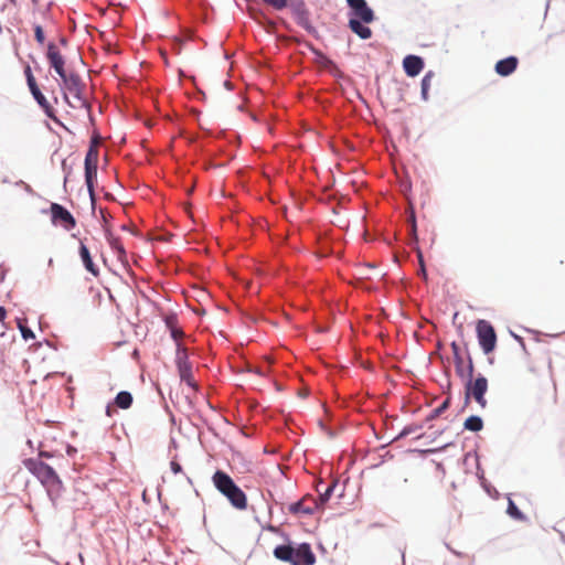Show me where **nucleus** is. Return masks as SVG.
<instances>
[{
    "instance_id": "obj_36",
    "label": "nucleus",
    "mask_w": 565,
    "mask_h": 565,
    "mask_svg": "<svg viewBox=\"0 0 565 565\" xmlns=\"http://www.w3.org/2000/svg\"><path fill=\"white\" fill-rule=\"evenodd\" d=\"M171 338L175 341V345L178 347V342H180V338L183 335V331L177 327L169 329Z\"/></svg>"
},
{
    "instance_id": "obj_10",
    "label": "nucleus",
    "mask_w": 565,
    "mask_h": 565,
    "mask_svg": "<svg viewBox=\"0 0 565 565\" xmlns=\"http://www.w3.org/2000/svg\"><path fill=\"white\" fill-rule=\"evenodd\" d=\"M292 558L291 565H313L316 563V555L309 543H300L294 548Z\"/></svg>"
},
{
    "instance_id": "obj_58",
    "label": "nucleus",
    "mask_w": 565,
    "mask_h": 565,
    "mask_svg": "<svg viewBox=\"0 0 565 565\" xmlns=\"http://www.w3.org/2000/svg\"><path fill=\"white\" fill-rule=\"evenodd\" d=\"M11 3H15V0H9Z\"/></svg>"
},
{
    "instance_id": "obj_26",
    "label": "nucleus",
    "mask_w": 565,
    "mask_h": 565,
    "mask_svg": "<svg viewBox=\"0 0 565 565\" xmlns=\"http://www.w3.org/2000/svg\"><path fill=\"white\" fill-rule=\"evenodd\" d=\"M188 350L182 345L181 342H178L177 352H175V366L177 369L183 365L190 364Z\"/></svg>"
},
{
    "instance_id": "obj_50",
    "label": "nucleus",
    "mask_w": 565,
    "mask_h": 565,
    "mask_svg": "<svg viewBox=\"0 0 565 565\" xmlns=\"http://www.w3.org/2000/svg\"><path fill=\"white\" fill-rule=\"evenodd\" d=\"M417 254H418L419 263L422 264V270H423V273H424V274H426L425 268H424L423 254H422V252H420V250H418V253H417Z\"/></svg>"
},
{
    "instance_id": "obj_17",
    "label": "nucleus",
    "mask_w": 565,
    "mask_h": 565,
    "mask_svg": "<svg viewBox=\"0 0 565 565\" xmlns=\"http://www.w3.org/2000/svg\"><path fill=\"white\" fill-rule=\"evenodd\" d=\"M518 63V58L511 55L498 61L494 70L500 76H509L516 70Z\"/></svg>"
},
{
    "instance_id": "obj_23",
    "label": "nucleus",
    "mask_w": 565,
    "mask_h": 565,
    "mask_svg": "<svg viewBox=\"0 0 565 565\" xmlns=\"http://www.w3.org/2000/svg\"><path fill=\"white\" fill-rule=\"evenodd\" d=\"M451 350H452V353H454V363H455L456 374L460 379H465L466 373H465V370L462 367V354L460 352L459 345L455 341L451 343Z\"/></svg>"
},
{
    "instance_id": "obj_48",
    "label": "nucleus",
    "mask_w": 565,
    "mask_h": 565,
    "mask_svg": "<svg viewBox=\"0 0 565 565\" xmlns=\"http://www.w3.org/2000/svg\"><path fill=\"white\" fill-rule=\"evenodd\" d=\"M406 436H408L407 431L405 430V428H403L401 430V433L395 437V439H402V438H405Z\"/></svg>"
},
{
    "instance_id": "obj_15",
    "label": "nucleus",
    "mask_w": 565,
    "mask_h": 565,
    "mask_svg": "<svg viewBox=\"0 0 565 565\" xmlns=\"http://www.w3.org/2000/svg\"><path fill=\"white\" fill-rule=\"evenodd\" d=\"M424 66V60L418 55L409 54L403 60L404 72L409 77L417 76L423 71Z\"/></svg>"
},
{
    "instance_id": "obj_9",
    "label": "nucleus",
    "mask_w": 565,
    "mask_h": 565,
    "mask_svg": "<svg viewBox=\"0 0 565 565\" xmlns=\"http://www.w3.org/2000/svg\"><path fill=\"white\" fill-rule=\"evenodd\" d=\"M29 89H30L33 98L38 103V105L44 111V114L50 119H52L54 122H56L57 125H60V126L65 128L63 122L56 117L54 108L50 105V103L47 102L46 97L43 95V93L39 88L38 84H33L32 86L29 87Z\"/></svg>"
},
{
    "instance_id": "obj_30",
    "label": "nucleus",
    "mask_w": 565,
    "mask_h": 565,
    "mask_svg": "<svg viewBox=\"0 0 565 565\" xmlns=\"http://www.w3.org/2000/svg\"><path fill=\"white\" fill-rule=\"evenodd\" d=\"M434 76V73L431 71L427 72L420 82V96L423 100H428V90L430 87V82Z\"/></svg>"
},
{
    "instance_id": "obj_52",
    "label": "nucleus",
    "mask_w": 565,
    "mask_h": 565,
    "mask_svg": "<svg viewBox=\"0 0 565 565\" xmlns=\"http://www.w3.org/2000/svg\"><path fill=\"white\" fill-rule=\"evenodd\" d=\"M446 375H447V377H448V380H447V391L449 392V391H450V387H451V383H450V380H449V373H448V372H446Z\"/></svg>"
},
{
    "instance_id": "obj_53",
    "label": "nucleus",
    "mask_w": 565,
    "mask_h": 565,
    "mask_svg": "<svg viewBox=\"0 0 565 565\" xmlns=\"http://www.w3.org/2000/svg\"><path fill=\"white\" fill-rule=\"evenodd\" d=\"M60 43H61L62 45H65V44L67 43L66 38L62 36V38L60 39Z\"/></svg>"
},
{
    "instance_id": "obj_43",
    "label": "nucleus",
    "mask_w": 565,
    "mask_h": 565,
    "mask_svg": "<svg viewBox=\"0 0 565 565\" xmlns=\"http://www.w3.org/2000/svg\"><path fill=\"white\" fill-rule=\"evenodd\" d=\"M303 45H305V46H306V47H307L311 53H313V54H315V56H316V55H319L320 50H319V49H317L312 43H310V42H303Z\"/></svg>"
},
{
    "instance_id": "obj_18",
    "label": "nucleus",
    "mask_w": 565,
    "mask_h": 565,
    "mask_svg": "<svg viewBox=\"0 0 565 565\" xmlns=\"http://www.w3.org/2000/svg\"><path fill=\"white\" fill-rule=\"evenodd\" d=\"M104 233H105V238H106L108 245L110 246L113 252L117 255V258L119 260H122L126 257V249H125L124 245L121 244L120 238L115 236L113 234V232L110 231V228H108V227L104 228Z\"/></svg>"
},
{
    "instance_id": "obj_21",
    "label": "nucleus",
    "mask_w": 565,
    "mask_h": 565,
    "mask_svg": "<svg viewBox=\"0 0 565 565\" xmlns=\"http://www.w3.org/2000/svg\"><path fill=\"white\" fill-rule=\"evenodd\" d=\"M178 373L181 382L185 383L189 387L198 390V384L193 379L192 363L178 367Z\"/></svg>"
},
{
    "instance_id": "obj_33",
    "label": "nucleus",
    "mask_w": 565,
    "mask_h": 565,
    "mask_svg": "<svg viewBox=\"0 0 565 565\" xmlns=\"http://www.w3.org/2000/svg\"><path fill=\"white\" fill-rule=\"evenodd\" d=\"M162 320L168 330L178 326V316L174 312L164 315Z\"/></svg>"
},
{
    "instance_id": "obj_7",
    "label": "nucleus",
    "mask_w": 565,
    "mask_h": 565,
    "mask_svg": "<svg viewBox=\"0 0 565 565\" xmlns=\"http://www.w3.org/2000/svg\"><path fill=\"white\" fill-rule=\"evenodd\" d=\"M66 89L73 94V96L81 103V106L86 108L88 111L90 110V104L83 96V89L85 87L82 78L76 73H70L68 75L65 73V77H61Z\"/></svg>"
},
{
    "instance_id": "obj_40",
    "label": "nucleus",
    "mask_w": 565,
    "mask_h": 565,
    "mask_svg": "<svg viewBox=\"0 0 565 565\" xmlns=\"http://www.w3.org/2000/svg\"><path fill=\"white\" fill-rule=\"evenodd\" d=\"M170 468H171V471L177 475V473H180L182 471V467L179 462H177L175 460H172L170 462Z\"/></svg>"
},
{
    "instance_id": "obj_16",
    "label": "nucleus",
    "mask_w": 565,
    "mask_h": 565,
    "mask_svg": "<svg viewBox=\"0 0 565 565\" xmlns=\"http://www.w3.org/2000/svg\"><path fill=\"white\" fill-rule=\"evenodd\" d=\"M78 254L82 259V263L85 269L90 273L93 276L97 277L99 275V269L93 262L90 252L88 247L84 244L83 241L79 242Z\"/></svg>"
},
{
    "instance_id": "obj_35",
    "label": "nucleus",
    "mask_w": 565,
    "mask_h": 565,
    "mask_svg": "<svg viewBox=\"0 0 565 565\" xmlns=\"http://www.w3.org/2000/svg\"><path fill=\"white\" fill-rule=\"evenodd\" d=\"M34 38L39 44H43L45 41L43 28L39 24L34 26Z\"/></svg>"
},
{
    "instance_id": "obj_12",
    "label": "nucleus",
    "mask_w": 565,
    "mask_h": 565,
    "mask_svg": "<svg viewBox=\"0 0 565 565\" xmlns=\"http://www.w3.org/2000/svg\"><path fill=\"white\" fill-rule=\"evenodd\" d=\"M338 486V481L333 480L329 484H326L323 480H319L316 484V491L319 493V498L316 499L311 495V502H315L319 510L323 508V505L331 498L335 487Z\"/></svg>"
},
{
    "instance_id": "obj_2",
    "label": "nucleus",
    "mask_w": 565,
    "mask_h": 565,
    "mask_svg": "<svg viewBox=\"0 0 565 565\" xmlns=\"http://www.w3.org/2000/svg\"><path fill=\"white\" fill-rule=\"evenodd\" d=\"M214 487L238 510L247 508V497L245 492L234 482V480L224 471L216 470L212 477Z\"/></svg>"
},
{
    "instance_id": "obj_28",
    "label": "nucleus",
    "mask_w": 565,
    "mask_h": 565,
    "mask_svg": "<svg viewBox=\"0 0 565 565\" xmlns=\"http://www.w3.org/2000/svg\"><path fill=\"white\" fill-rule=\"evenodd\" d=\"M17 326L18 329L21 332V337L23 340L29 341L35 338L34 332L32 329L26 324V319L24 318H17Z\"/></svg>"
},
{
    "instance_id": "obj_55",
    "label": "nucleus",
    "mask_w": 565,
    "mask_h": 565,
    "mask_svg": "<svg viewBox=\"0 0 565 565\" xmlns=\"http://www.w3.org/2000/svg\"><path fill=\"white\" fill-rule=\"evenodd\" d=\"M52 265H53V259H52V258H50V259H49V266H52Z\"/></svg>"
},
{
    "instance_id": "obj_41",
    "label": "nucleus",
    "mask_w": 565,
    "mask_h": 565,
    "mask_svg": "<svg viewBox=\"0 0 565 565\" xmlns=\"http://www.w3.org/2000/svg\"><path fill=\"white\" fill-rule=\"evenodd\" d=\"M472 397L480 405L481 408H486L487 399H486L484 395H476V396H472Z\"/></svg>"
},
{
    "instance_id": "obj_1",
    "label": "nucleus",
    "mask_w": 565,
    "mask_h": 565,
    "mask_svg": "<svg viewBox=\"0 0 565 565\" xmlns=\"http://www.w3.org/2000/svg\"><path fill=\"white\" fill-rule=\"evenodd\" d=\"M24 467L46 488L51 500L61 495L63 483L56 471L39 458L23 460Z\"/></svg>"
},
{
    "instance_id": "obj_32",
    "label": "nucleus",
    "mask_w": 565,
    "mask_h": 565,
    "mask_svg": "<svg viewBox=\"0 0 565 565\" xmlns=\"http://www.w3.org/2000/svg\"><path fill=\"white\" fill-rule=\"evenodd\" d=\"M317 57V61L319 64H321L322 66L324 67H333V68H337V65L335 63L329 58L324 53H322L321 51L319 52V55H316Z\"/></svg>"
},
{
    "instance_id": "obj_6",
    "label": "nucleus",
    "mask_w": 565,
    "mask_h": 565,
    "mask_svg": "<svg viewBox=\"0 0 565 565\" xmlns=\"http://www.w3.org/2000/svg\"><path fill=\"white\" fill-rule=\"evenodd\" d=\"M51 222L53 225H61L65 231H71L76 226V220L73 214L58 203H51Z\"/></svg>"
},
{
    "instance_id": "obj_13",
    "label": "nucleus",
    "mask_w": 565,
    "mask_h": 565,
    "mask_svg": "<svg viewBox=\"0 0 565 565\" xmlns=\"http://www.w3.org/2000/svg\"><path fill=\"white\" fill-rule=\"evenodd\" d=\"M85 170V184L87 186L92 210L95 211L96 207V194H95V182L97 180V164H84Z\"/></svg>"
},
{
    "instance_id": "obj_4",
    "label": "nucleus",
    "mask_w": 565,
    "mask_h": 565,
    "mask_svg": "<svg viewBox=\"0 0 565 565\" xmlns=\"http://www.w3.org/2000/svg\"><path fill=\"white\" fill-rule=\"evenodd\" d=\"M290 11L299 26L305 29L313 38L319 39V32L310 21V12L303 0H291Z\"/></svg>"
},
{
    "instance_id": "obj_57",
    "label": "nucleus",
    "mask_w": 565,
    "mask_h": 565,
    "mask_svg": "<svg viewBox=\"0 0 565 565\" xmlns=\"http://www.w3.org/2000/svg\"><path fill=\"white\" fill-rule=\"evenodd\" d=\"M32 2H33V3H38V2H39V0H32Z\"/></svg>"
},
{
    "instance_id": "obj_38",
    "label": "nucleus",
    "mask_w": 565,
    "mask_h": 565,
    "mask_svg": "<svg viewBox=\"0 0 565 565\" xmlns=\"http://www.w3.org/2000/svg\"><path fill=\"white\" fill-rule=\"evenodd\" d=\"M405 430L407 431L408 435L413 434V433H416L417 430H420L424 428V425L423 424H413V425H407L404 427Z\"/></svg>"
},
{
    "instance_id": "obj_29",
    "label": "nucleus",
    "mask_w": 565,
    "mask_h": 565,
    "mask_svg": "<svg viewBox=\"0 0 565 565\" xmlns=\"http://www.w3.org/2000/svg\"><path fill=\"white\" fill-rule=\"evenodd\" d=\"M507 513L510 518L518 521H526V515L518 508L513 500L509 499Z\"/></svg>"
},
{
    "instance_id": "obj_54",
    "label": "nucleus",
    "mask_w": 565,
    "mask_h": 565,
    "mask_svg": "<svg viewBox=\"0 0 565 565\" xmlns=\"http://www.w3.org/2000/svg\"><path fill=\"white\" fill-rule=\"evenodd\" d=\"M64 99L67 104H70L68 96L66 94H64Z\"/></svg>"
},
{
    "instance_id": "obj_51",
    "label": "nucleus",
    "mask_w": 565,
    "mask_h": 565,
    "mask_svg": "<svg viewBox=\"0 0 565 565\" xmlns=\"http://www.w3.org/2000/svg\"><path fill=\"white\" fill-rule=\"evenodd\" d=\"M512 335L514 337V339L524 348V341H523V338L512 333Z\"/></svg>"
},
{
    "instance_id": "obj_47",
    "label": "nucleus",
    "mask_w": 565,
    "mask_h": 565,
    "mask_svg": "<svg viewBox=\"0 0 565 565\" xmlns=\"http://www.w3.org/2000/svg\"><path fill=\"white\" fill-rule=\"evenodd\" d=\"M66 452H67L68 456H74L77 452V450H76L75 447L68 445L67 448H66Z\"/></svg>"
},
{
    "instance_id": "obj_34",
    "label": "nucleus",
    "mask_w": 565,
    "mask_h": 565,
    "mask_svg": "<svg viewBox=\"0 0 565 565\" xmlns=\"http://www.w3.org/2000/svg\"><path fill=\"white\" fill-rule=\"evenodd\" d=\"M409 235L414 242L418 241L417 224H416V217H415L414 213H412L409 216Z\"/></svg>"
},
{
    "instance_id": "obj_20",
    "label": "nucleus",
    "mask_w": 565,
    "mask_h": 565,
    "mask_svg": "<svg viewBox=\"0 0 565 565\" xmlns=\"http://www.w3.org/2000/svg\"><path fill=\"white\" fill-rule=\"evenodd\" d=\"M294 547L290 544L277 545L274 548V556L282 562L292 564Z\"/></svg>"
},
{
    "instance_id": "obj_22",
    "label": "nucleus",
    "mask_w": 565,
    "mask_h": 565,
    "mask_svg": "<svg viewBox=\"0 0 565 565\" xmlns=\"http://www.w3.org/2000/svg\"><path fill=\"white\" fill-rule=\"evenodd\" d=\"M114 404L120 409H128L134 402L132 394L128 391H120L114 398Z\"/></svg>"
},
{
    "instance_id": "obj_3",
    "label": "nucleus",
    "mask_w": 565,
    "mask_h": 565,
    "mask_svg": "<svg viewBox=\"0 0 565 565\" xmlns=\"http://www.w3.org/2000/svg\"><path fill=\"white\" fill-rule=\"evenodd\" d=\"M473 362L472 359L467 351V371L466 376L463 380H466L465 385V405H468L470 402L471 396L476 395H486L488 391V380L484 375L479 373L476 377H473Z\"/></svg>"
},
{
    "instance_id": "obj_49",
    "label": "nucleus",
    "mask_w": 565,
    "mask_h": 565,
    "mask_svg": "<svg viewBox=\"0 0 565 565\" xmlns=\"http://www.w3.org/2000/svg\"><path fill=\"white\" fill-rule=\"evenodd\" d=\"M7 311L4 307L0 306V322H2L6 318Z\"/></svg>"
},
{
    "instance_id": "obj_46",
    "label": "nucleus",
    "mask_w": 565,
    "mask_h": 565,
    "mask_svg": "<svg viewBox=\"0 0 565 565\" xmlns=\"http://www.w3.org/2000/svg\"><path fill=\"white\" fill-rule=\"evenodd\" d=\"M99 213H100L103 222L106 224L108 222V214H107V212L104 209H100Z\"/></svg>"
},
{
    "instance_id": "obj_45",
    "label": "nucleus",
    "mask_w": 565,
    "mask_h": 565,
    "mask_svg": "<svg viewBox=\"0 0 565 565\" xmlns=\"http://www.w3.org/2000/svg\"><path fill=\"white\" fill-rule=\"evenodd\" d=\"M53 457V454L50 452V451H45V450H40L39 451V459L41 460V458H52Z\"/></svg>"
},
{
    "instance_id": "obj_31",
    "label": "nucleus",
    "mask_w": 565,
    "mask_h": 565,
    "mask_svg": "<svg viewBox=\"0 0 565 565\" xmlns=\"http://www.w3.org/2000/svg\"><path fill=\"white\" fill-rule=\"evenodd\" d=\"M268 6L273 7L275 10H284L285 8L290 9L291 0H263Z\"/></svg>"
},
{
    "instance_id": "obj_24",
    "label": "nucleus",
    "mask_w": 565,
    "mask_h": 565,
    "mask_svg": "<svg viewBox=\"0 0 565 565\" xmlns=\"http://www.w3.org/2000/svg\"><path fill=\"white\" fill-rule=\"evenodd\" d=\"M463 428L469 431L478 433L483 428V420L478 415H470L463 423Z\"/></svg>"
},
{
    "instance_id": "obj_11",
    "label": "nucleus",
    "mask_w": 565,
    "mask_h": 565,
    "mask_svg": "<svg viewBox=\"0 0 565 565\" xmlns=\"http://www.w3.org/2000/svg\"><path fill=\"white\" fill-rule=\"evenodd\" d=\"M46 57L49 60L50 66L55 71V73L60 77H65V60L53 42L47 44Z\"/></svg>"
},
{
    "instance_id": "obj_39",
    "label": "nucleus",
    "mask_w": 565,
    "mask_h": 565,
    "mask_svg": "<svg viewBox=\"0 0 565 565\" xmlns=\"http://www.w3.org/2000/svg\"><path fill=\"white\" fill-rule=\"evenodd\" d=\"M15 185L17 186H22V189L29 193V194H33V189L31 188L30 184L25 183L23 180H19L15 182Z\"/></svg>"
},
{
    "instance_id": "obj_56",
    "label": "nucleus",
    "mask_w": 565,
    "mask_h": 565,
    "mask_svg": "<svg viewBox=\"0 0 565 565\" xmlns=\"http://www.w3.org/2000/svg\"><path fill=\"white\" fill-rule=\"evenodd\" d=\"M462 367H463V370H465V372H466V371H467V365H466V363H463V362H462Z\"/></svg>"
},
{
    "instance_id": "obj_37",
    "label": "nucleus",
    "mask_w": 565,
    "mask_h": 565,
    "mask_svg": "<svg viewBox=\"0 0 565 565\" xmlns=\"http://www.w3.org/2000/svg\"><path fill=\"white\" fill-rule=\"evenodd\" d=\"M24 74H25L26 84L29 87L32 86L33 84H36V81L32 74V70L29 65L24 68Z\"/></svg>"
},
{
    "instance_id": "obj_8",
    "label": "nucleus",
    "mask_w": 565,
    "mask_h": 565,
    "mask_svg": "<svg viewBox=\"0 0 565 565\" xmlns=\"http://www.w3.org/2000/svg\"><path fill=\"white\" fill-rule=\"evenodd\" d=\"M347 4L349 7V19H361L364 22L375 20L374 11L365 0H347Z\"/></svg>"
},
{
    "instance_id": "obj_14",
    "label": "nucleus",
    "mask_w": 565,
    "mask_h": 565,
    "mask_svg": "<svg viewBox=\"0 0 565 565\" xmlns=\"http://www.w3.org/2000/svg\"><path fill=\"white\" fill-rule=\"evenodd\" d=\"M307 501H311V495L307 494L302 497L300 500L292 502L288 505V511L294 515L305 514L312 515L316 511L319 510L318 505L315 502H311L310 505H306Z\"/></svg>"
},
{
    "instance_id": "obj_44",
    "label": "nucleus",
    "mask_w": 565,
    "mask_h": 565,
    "mask_svg": "<svg viewBox=\"0 0 565 565\" xmlns=\"http://www.w3.org/2000/svg\"><path fill=\"white\" fill-rule=\"evenodd\" d=\"M115 404L114 402L113 403H108L107 406H106V409H105V413L108 417H111L114 415V413L116 412L115 409Z\"/></svg>"
},
{
    "instance_id": "obj_19",
    "label": "nucleus",
    "mask_w": 565,
    "mask_h": 565,
    "mask_svg": "<svg viewBox=\"0 0 565 565\" xmlns=\"http://www.w3.org/2000/svg\"><path fill=\"white\" fill-rule=\"evenodd\" d=\"M370 22H364L361 19H349L348 26L362 40H367L372 36V30L366 25Z\"/></svg>"
},
{
    "instance_id": "obj_5",
    "label": "nucleus",
    "mask_w": 565,
    "mask_h": 565,
    "mask_svg": "<svg viewBox=\"0 0 565 565\" xmlns=\"http://www.w3.org/2000/svg\"><path fill=\"white\" fill-rule=\"evenodd\" d=\"M478 343L484 354L494 351L497 345V333L493 326L487 320H478L477 327Z\"/></svg>"
},
{
    "instance_id": "obj_27",
    "label": "nucleus",
    "mask_w": 565,
    "mask_h": 565,
    "mask_svg": "<svg viewBox=\"0 0 565 565\" xmlns=\"http://www.w3.org/2000/svg\"><path fill=\"white\" fill-rule=\"evenodd\" d=\"M98 149L96 146V139L93 138L89 145V148L86 152L84 164H97L98 166Z\"/></svg>"
},
{
    "instance_id": "obj_42",
    "label": "nucleus",
    "mask_w": 565,
    "mask_h": 565,
    "mask_svg": "<svg viewBox=\"0 0 565 565\" xmlns=\"http://www.w3.org/2000/svg\"><path fill=\"white\" fill-rule=\"evenodd\" d=\"M62 170L65 172V178H64V188H65L68 174L71 173V168L67 167L66 160L62 161Z\"/></svg>"
},
{
    "instance_id": "obj_25",
    "label": "nucleus",
    "mask_w": 565,
    "mask_h": 565,
    "mask_svg": "<svg viewBox=\"0 0 565 565\" xmlns=\"http://www.w3.org/2000/svg\"><path fill=\"white\" fill-rule=\"evenodd\" d=\"M451 404V396L448 395L446 397V399L438 406L436 407L435 409H433L427 416H426V419L425 422L426 423H429L434 419H436L437 417H439L443 413H445L449 406Z\"/></svg>"
}]
</instances>
